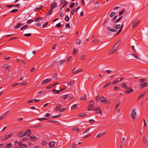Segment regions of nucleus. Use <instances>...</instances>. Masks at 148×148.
Masks as SVG:
<instances>
[{"label":"nucleus","instance_id":"obj_1","mask_svg":"<svg viewBox=\"0 0 148 148\" xmlns=\"http://www.w3.org/2000/svg\"><path fill=\"white\" fill-rule=\"evenodd\" d=\"M99 100L101 102L106 103H108L110 102L109 100H107L103 96H101L99 98Z\"/></svg>","mask_w":148,"mask_h":148},{"label":"nucleus","instance_id":"obj_2","mask_svg":"<svg viewBox=\"0 0 148 148\" xmlns=\"http://www.w3.org/2000/svg\"><path fill=\"white\" fill-rule=\"evenodd\" d=\"M140 20L138 19H136L132 23V27L133 28L136 27L140 22Z\"/></svg>","mask_w":148,"mask_h":148},{"label":"nucleus","instance_id":"obj_3","mask_svg":"<svg viewBox=\"0 0 148 148\" xmlns=\"http://www.w3.org/2000/svg\"><path fill=\"white\" fill-rule=\"evenodd\" d=\"M135 110H136L135 109H133L132 110L131 114V118L134 119H135L136 115V113Z\"/></svg>","mask_w":148,"mask_h":148},{"label":"nucleus","instance_id":"obj_4","mask_svg":"<svg viewBox=\"0 0 148 148\" xmlns=\"http://www.w3.org/2000/svg\"><path fill=\"white\" fill-rule=\"evenodd\" d=\"M52 80V78L47 79L43 80L41 84H45L51 81Z\"/></svg>","mask_w":148,"mask_h":148},{"label":"nucleus","instance_id":"obj_5","mask_svg":"<svg viewBox=\"0 0 148 148\" xmlns=\"http://www.w3.org/2000/svg\"><path fill=\"white\" fill-rule=\"evenodd\" d=\"M30 131L31 130L29 129H27L26 130V131L25 132H24V133L25 136L26 135L27 136H30L31 134Z\"/></svg>","mask_w":148,"mask_h":148},{"label":"nucleus","instance_id":"obj_6","mask_svg":"<svg viewBox=\"0 0 148 148\" xmlns=\"http://www.w3.org/2000/svg\"><path fill=\"white\" fill-rule=\"evenodd\" d=\"M116 47L114 46L112 49L110 51L109 54H112L116 52Z\"/></svg>","mask_w":148,"mask_h":148},{"label":"nucleus","instance_id":"obj_7","mask_svg":"<svg viewBox=\"0 0 148 148\" xmlns=\"http://www.w3.org/2000/svg\"><path fill=\"white\" fill-rule=\"evenodd\" d=\"M22 143L23 141H20L18 142L19 146L20 147L23 146L25 147H27V145L25 144Z\"/></svg>","mask_w":148,"mask_h":148},{"label":"nucleus","instance_id":"obj_8","mask_svg":"<svg viewBox=\"0 0 148 148\" xmlns=\"http://www.w3.org/2000/svg\"><path fill=\"white\" fill-rule=\"evenodd\" d=\"M94 106L93 104H90L87 107V108L88 109L87 111H89L90 109H92L93 110H94Z\"/></svg>","mask_w":148,"mask_h":148},{"label":"nucleus","instance_id":"obj_9","mask_svg":"<svg viewBox=\"0 0 148 148\" xmlns=\"http://www.w3.org/2000/svg\"><path fill=\"white\" fill-rule=\"evenodd\" d=\"M133 91L134 90H133L132 88L130 87L127 89L125 91V92L126 93H130L133 92Z\"/></svg>","mask_w":148,"mask_h":148},{"label":"nucleus","instance_id":"obj_10","mask_svg":"<svg viewBox=\"0 0 148 148\" xmlns=\"http://www.w3.org/2000/svg\"><path fill=\"white\" fill-rule=\"evenodd\" d=\"M55 143L54 141H51L49 142V145L52 148H54V147Z\"/></svg>","mask_w":148,"mask_h":148},{"label":"nucleus","instance_id":"obj_11","mask_svg":"<svg viewBox=\"0 0 148 148\" xmlns=\"http://www.w3.org/2000/svg\"><path fill=\"white\" fill-rule=\"evenodd\" d=\"M13 132H11L9 134L7 135L3 138V140H5L8 139V138H9L11 136L13 135Z\"/></svg>","mask_w":148,"mask_h":148},{"label":"nucleus","instance_id":"obj_12","mask_svg":"<svg viewBox=\"0 0 148 148\" xmlns=\"http://www.w3.org/2000/svg\"><path fill=\"white\" fill-rule=\"evenodd\" d=\"M18 136L19 137H22L25 136L24 131L21 132L17 134Z\"/></svg>","mask_w":148,"mask_h":148},{"label":"nucleus","instance_id":"obj_13","mask_svg":"<svg viewBox=\"0 0 148 148\" xmlns=\"http://www.w3.org/2000/svg\"><path fill=\"white\" fill-rule=\"evenodd\" d=\"M147 84L146 82L142 83L139 85V86L140 88H143L147 85Z\"/></svg>","mask_w":148,"mask_h":148},{"label":"nucleus","instance_id":"obj_14","mask_svg":"<svg viewBox=\"0 0 148 148\" xmlns=\"http://www.w3.org/2000/svg\"><path fill=\"white\" fill-rule=\"evenodd\" d=\"M29 139L31 140H37V138L34 136H32L29 137Z\"/></svg>","mask_w":148,"mask_h":148},{"label":"nucleus","instance_id":"obj_15","mask_svg":"<svg viewBox=\"0 0 148 148\" xmlns=\"http://www.w3.org/2000/svg\"><path fill=\"white\" fill-rule=\"evenodd\" d=\"M65 59H63V60H60V61L58 63V66H60L62 64L65 62Z\"/></svg>","mask_w":148,"mask_h":148},{"label":"nucleus","instance_id":"obj_16","mask_svg":"<svg viewBox=\"0 0 148 148\" xmlns=\"http://www.w3.org/2000/svg\"><path fill=\"white\" fill-rule=\"evenodd\" d=\"M12 145V144L11 143H8L6 145V148H10Z\"/></svg>","mask_w":148,"mask_h":148},{"label":"nucleus","instance_id":"obj_17","mask_svg":"<svg viewBox=\"0 0 148 148\" xmlns=\"http://www.w3.org/2000/svg\"><path fill=\"white\" fill-rule=\"evenodd\" d=\"M146 91H144L139 96L138 99H139L140 98H142V97H143L146 94Z\"/></svg>","mask_w":148,"mask_h":148},{"label":"nucleus","instance_id":"obj_18","mask_svg":"<svg viewBox=\"0 0 148 148\" xmlns=\"http://www.w3.org/2000/svg\"><path fill=\"white\" fill-rule=\"evenodd\" d=\"M57 5V3H56V2L52 4L50 6L51 7V8H52V9H53V8H54L55 7H56Z\"/></svg>","mask_w":148,"mask_h":148},{"label":"nucleus","instance_id":"obj_19","mask_svg":"<svg viewBox=\"0 0 148 148\" xmlns=\"http://www.w3.org/2000/svg\"><path fill=\"white\" fill-rule=\"evenodd\" d=\"M121 27V25L120 24L114 25L113 26V27L116 29H119Z\"/></svg>","mask_w":148,"mask_h":148},{"label":"nucleus","instance_id":"obj_20","mask_svg":"<svg viewBox=\"0 0 148 148\" xmlns=\"http://www.w3.org/2000/svg\"><path fill=\"white\" fill-rule=\"evenodd\" d=\"M105 133V132H103L102 133L99 134L97 136L96 138H98L101 137Z\"/></svg>","mask_w":148,"mask_h":148},{"label":"nucleus","instance_id":"obj_21","mask_svg":"<svg viewBox=\"0 0 148 148\" xmlns=\"http://www.w3.org/2000/svg\"><path fill=\"white\" fill-rule=\"evenodd\" d=\"M124 26V25L123 24H122L121 25V26L120 27V28L119 31L116 34H119L122 30L123 27Z\"/></svg>","mask_w":148,"mask_h":148},{"label":"nucleus","instance_id":"obj_22","mask_svg":"<svg viewBox=\"0 0 148 148\" xmlns=\"http://www.w3.org/2000/svg\"><path fill=\"white\" fill-rule=\"evenodd\" d=\"M75 80H73L71 82H69L68 83V85H73L75 83Z\"/></svg>","mask_w":148,"mask_h":148},{"label":"nucleus","instance_id":"obj_23","mask_svg":"<svg viewBox=\"0 0 148 148\" xmlns=\"http://www.w3.org/2000/svg\"><path fill=\"white\" fill-rule=\"evenodd\" d=\"M121 40L120 41V40H119L117 41V42L116 43V44L114 45V47H117L120 44L121 42Z\"/></svg>","mask_w":148,"mask_h":148},{"label":"nucleus","instance_id":"obj_24","mask_svg":"<svg viewBox=\"0 0 148 148\" xmlns=\"http://www.w3.org/2000/svg\"><path fill=\"white\" fill-rule=\"evenodd\" d=\"M28 27V25H26L23 26L21 28V30H23L27 29Z\"/></svg>","mask_w":148,"mask_h":148},{"label":"nucleus","instance_id":"obj_25","mask_svg":"<svg viewBox=\"0 0 148 148\" xmlns=\"http://www.w3.org/2000/svg\"><path fill=\"white\" fill-rule=\"evenodd\" d=\"M64 20L66 22H69V21L70 18L68 15H67L65 17Z\"/></svg>","mask_w":148,"mask_h":148},{"label":"nucleus","instance_id":"obj_26","mask_svg":"<svg viewBox=\"0 0 148 148\" xmlns=\"http://www.w3.org/2000/svg\"><path fill=\"white\" fill-rule=\"evenodd\" d=\"M82 69H78V70H76L73 73V74H76V73H78L79 72H82Z\"/></svg>","mask_w":148,"mask_h":148},{"label":"nucleus","instance_id":"obj_27","mask_svg":"<svg viewBox=\"0 0 148 148\" xmlns=\"http://www.w3.org/2000/svg\"><path fill=\"white\" fill-rule=\"evenodd\" d=\"M22 25V24L21 23H19L17 25L15 26L14 28L18 29L21 27Z\"/></svg>","mask_w":148,"mask_h":148},{"label":"nucleus","instance_id":"obj_28","mask_svg":"<svg viewBox=\"0 0 148 148\" xmlns=\"http://www.w3.org/2000/svg\"><path fill=\"white\" fill-rule=\"evenodd\" d=\"M131 55H133L136 59L139 60H140L138 56L136 54L132 53Z\"/></svg>","mask_w":148,"mask_h":148},{"label":"nucleus","instance_id":"obj_29","mask_svg":"<svg viewBox=\"0 0 148 148\" xmlns=\"http://www.w3.org/2000/svg\"><path fill=\"white\" fill-rule=\"evenodd\" d=\"M121 143V145H124L125 144V138H122Z\"/></svg>","mask_w":148,"mask_h":148},{"label":"nucleus","instance_id":"obj_30","mask_svg":"<svg viewBox=\"0 0 148 148\" xmlns=\"http://www.w3.org/2000/svg\"><path fill=\"white\" fill-rule=\"evenodd\" d=\"M87 97V95L86 94H85L84 96L83 97H81L80 98V100H84L86 99Z\"/></svg>","mask_w":148,"mask_h":148},{"label":"nucleus","instance_id":"obj_31","mask_svg":"<svg viewBox=\"0 0 148 148\" xmlns=\"http://www.w3.org/2000/svg\"><path fill=\"white\" fill-rule=\"evenodd\" d=\"M53 9L50 8L49 11L47 12V14L49 15H50L52 13Z\"/></svg>","mask_w":148,"mask_h":148},{"label":"nucleus","instance_id":"obj_32","mask_svg":"<svg viewBox=\"0 0 148 148\" xmlns=\"http://www.w3.org/2000/svg\"><path fill=\"white\" fill-rule=\"evenodd\" d=\"M27 84V82L25 81H24L22 83H20L21 84V86H23Z\"/></svg>","mask_w":148,"mask_h":148},{"label":"nucleus","instance_id":"obj_33","mask_svg":"<svg viewBox=\"0 0 148 148\" xmlns=\"http://www.w3.org/2000/svg\"><path fill=\"white\" fill-rule=\"evenodd\" d=\"M87 115V114H86L84 113H81L79 114V116L81 117H83L86 116Z\"/></svg>","mask_w":148,"mask_h":148},{"label":"nucleus","instance_id":"obj_34","mask_svg":"<svg viewBox=\"0 0 148 148\" xmlns=\"http://www.w3.org/2000/svg\"><path fill=\"white\" fill-rule=\"evenodd\" d=\"M81 42V40L79 39H78L77 40L76 42V44L77 45H79Z\"/></svg>","mask_w":148,"mask_h":148},{"label":"nucleus","instance_id":"obj_35","mask_svg":"<svg viewBox=\"0 0 148 148\" xmlns=\"http://www.w3.org/2000/svg\"><path fill=\"white\" fill-rule=\"evenodd\" d=\"M53 92H54L56 94H58L60 92V91L59 90H53Z\"/></svg>","mask_w":148,"mask_h":148},{"label":"nucleus","instance_id":"obj_36","mask_svg":"<svg viewBox=\"0 0 148 148\" xmlns=\"http://www.w3.org/2000/svg\"><path fill=\"white\" fill-rule=\"evenodd\" d=\"M125 11V10L124 9H123L121 11L119 12V16H120L121 15H122L123 13Z\"/></svg>","mask_w":148,"mask_h":148},{"label":"nucleus","instance_id":"obj_37","mask_svg":"<svg viewBox=\"0 0 148 148\" xmlns=\"http://www.w3.org/2000/svg\"><path fill=\"white\" fill-rule=\"evenodd\" d=\"M123 17V16H121L118 19H117L115 21V23H117L120 20H121Z\"/></svg>","mask_w":148,"mask_h":148},{"label":"nucleus","instance_id":"obj_38","mask_svg":"<svg viewBox=\"0 0 148 148\" xmlns=\"http://www.w3.org/2000/svg\"><path fill=\"white\" fill-rule=\"evenodd\" d=\"M143 141L144 142V144H145L147 141V140L146 139L145 136H144L143 138Z\"/></svg>","mask_w":148,"mask_h":148},{"label":"nucleus","instance_id":"obj_39","mask_svg":"<svg viewBox=\"0 0 148 148\" xmlns=\"http://www.w3.org/2000/svg\"><path fill=\"white\" fill-rule=\"evenodd\" d=\"M62 26V25L60 23H59L56 25V27H60Z\"/></svg>","mask_w":148,"mask_h":148},{"label":"nucleus","instance_id":"obj_40","mask_svg":"<svg viewBox=\"0 0 148 148\" xmlns=\"http://www.w3.org/2000/svg\"><path fill=\"white\" fill-rule=\"evenodd\" d=\"M122 86L123 87L125 88H127V85L125 83L122 84Z\"/></svg>","mask_w":148,"mask_h":148},{"label":"nucleus","instance_id":"obj_41","mask_svg":"<svg viewBox=\"0 0 148 148\" xmlns=\"http://www.w3.org/2000/svg\"><path fill=\"white\" fill-rule=\"evenodd\" d=\"M77 104L73 105L71 107V109L73 110L74 109L77 107Z\"/></svg>","mask_w":148,"mask_h":148},{"label":"nucleus","instance_id":"obj_42","mask_svg":"<svg viewBox=\"0 0 148 148\" xmlns=\"http://www.w3.org/2000/svg\"><path fill=\"white\" fill-rule=\"evenodd\" d=\"M139 81H140V82L141 83L145 82L146 81L147 79H139Z\"/></svg>","mask_w":148,"mask_h":148},{"label":"nucleus","instance_id":"obj_43","mask_svg":"<svg viewBox=\"0 0 148 148\" xmlns=\"http://www.w3.org/2000/svg\"><path fill=\"white\" fill-rule=\"evenodd\" d=\"M120 102L121 101H117L116 103H115V106H116V108H117L118 106L120 104Z\"/></svg>","mask_w":148,"mask_h":148},{"label":"nucleus","instance_id":"obj_44","mask_svg":"<svg viewBox=\"0 0 148 148\" xmlns=\"http://www.w3.org/2000/svg\"><path fill=\"white\" fill-rule=\"evenodd\" d=\"M116 14V12H113L111 13L110 15V17H113L114 15H115Z\"/></svg>","mask_w":148,"mask_h":148},{"label":"nucleus","instance_id":"obj_45","mask_svg":"<svg viewBox=\"0 0 148 148\" xmlns=\"http://www.w3.org/2000/svg\"><path fill=\"white\" fill-rule=\"evenodd\" d=\"M68 97V95H63L62 96V98L63 99H64L67 98Z\"/></svg>","mask_w":148,"mask_h":148},{"label":"nucleus","instance_id":"obj_46","mask_svg":"<svg viewBox=\"0 0 148 148\" xmlns=\"http://www.w3.org/2000/svg\"><path fill=\"white\" fill-rule=\"evenodd\" d=\"M75 5V3L73 2L71 3L70 5V7L71 8H72Z\"/></svg>","mask_w":148,"mask_h":148},{"label":"nucleus","instance_id":"obj_47","mask_svg":"<svg viewBox=\"0 0 148 148\" xmlns=\"http://www.w3.org/2000/svg\"><path fill=\"white\" fill-rule=\"evenodd\" d=\"M111 84V82H109V83L105 84L103 86L104 88H105L108 86L109 85Z\"/></svg>","mask_w":148,"mask_h":148},{"label":"nucleus","instance_id":"obj_48","mask_svg":"<svg viewBox=\"0 0 148 148\" xmlns=\"http://www.w3.org/2000/svg\"><path fill=\"white\" fill-rule=\"evenodd\" d=\"M18 11V10L16 9H14L10 11L11 13L15 12Z\"/></svg>","mask_w":148,"mask_h":148},{"label":"nucleus","instance_id":"obj_49","mask_svg":"<svg viewBox=\"0 0 148 148\" xmlns=\"http://www.w3.org/2000/svg\"><path fill=\"white\" fill-rule=\"evenodd\" d=\"M9 67V66L8 65H6L4 66V69L8 70V71H9L10 70L8 69Z\"/></svg>","mask_w":148,"mask_h":148},{"label":"nucleus","instance_id":"obj_50","mask_svg":"<svg viewBox=\"0 0 148 148\" xmlns=\"http://www.w3.org/2000/svg\"><path fill=\"white\" fill-rule=\"evenodd\" d=\"M77 50L75 48L74 49V50H73V53L74 54H76V53H77Z\"/></svg>","mask_w":148,"mask_h":148},{"label":"nucleus","instance_id":"obj_51","mask_svg":"<svg viewBox=\"0 0 148 148\" xmlns=\"http://www.w3.org/2000/svg\"><path fill=\"white\" fill-rule=\"evenodd\" d=\"M73 129L75 131H78L79 130V129L78 127H75L73 128Z\"/></svg>","mask_w":148,"mask_h":148},{"label":"nucleus","instance_id":"obj_52","mask_svg":"<svg viewBox=\"0 0 148 148\" xmlns=\"http://www.w3.org/2000/svg\"><path fill=\"white\" fill-rule=\"evenodd\" d=\"M99 41V40L98 39L94 40L92 41V42L94 43H98Z\"/></svg>","mask_w":148,"mask_h":148},{"label":"nucleus","instance_id":"obj_53","mask_svg":"<svg viewBox=\"0 0 148 148\" xmlns=\"http://www.w3.org/2000/svg\"><path fill=\"white\" fill-rule=\"evenodd\" d=\"M8 112H5L4 114H3V115H2V117L3 118H4L6 116V115L8 114Z\"/></svg>","mask_w":148,"mask_h":148},{"label":"nucleus","instance_id":"obj_54","mask_svg":"<svg viewBox=\"0 0 148 148\" xmlns=\"http://www.w3.org/2000/svg\"><path fill=\"white\" fill-rule=\"evenodd\" d=\"M32 35L31 33L29 34H24V35L25 36H30Z\"/></svg>","mask_w":148,"mask_h":148},{"label":"nucleus","instance_id":"obj_55","mask_svg":"<svg viewBox=\"0 0 148 148\" xmlns=\"http://www.w3.org/2000/svg\"><path fill=\"white\" fill-rule=\"evenodd\" d=\"M42 8V6H41L40 7L38 8H36L35 9V10L36 11H38L40 10H41Z\"/></svg>","mask_w":148,"mask_h":148},{"label":"nucleus","instance_id":"obj_56","mask_svg":"<svg viewBox=\"0 0 148 148\" xmlns=\"http://www.w3.org/2000/svg\"><path fill=\"white\" fill-rule=\"evenodd\" d=\"M48 22H47L46 23H45L43 25V28H44L48 24Z\"/></svg>","mask_w":148,"mask_h":148},{"label":"nucleus","instance_id":"obj_57","mask_svg":"<svg viewBox=\"0 0 148 148\" xmlns=\"http://www.w3.org/2000/svg\"><path fill=\"white\" fill-rule=\"evenodd\" d=\"M86 58V56L85 55H83L81 57V60H83L85 59Z\"/></svg>","mask_w":148,"mask_h":148},{"label":"nucleus","instance_id":"obj_58","mask_svg":"<svg viewBox=\"0 0 148 148\" xmlns=\"http://www.w3.org/2000/svg\"><path fill=\"white\" fill-rule=\"evenodd\" d=\"M119 82V80H116L115 81H114L113 82H112V84H116V83L118 82Z\"/></svg>","mask_w":148,"mask_h":148},{"label":"nucleus","instance_id":"obj_59","mask_svg":"<svg viewBox=\"0 0 148 148\" xmlns=\"http://www.w3.org/2000/svg\"><path fill=\"white\" fill-rule=\"evenodd\" d=\"M42 18V17H38L35 19V21H38V20H41Z\"/></svg>","mask_w":148,"mask_h":148},{"label":"nucleus","instance_id":"obj_60","mask_svg":"<svg viewBox=\"0 0 148 148\" xmlns=\"http://www.w3.org/2000/svg\"><path fill=\"white\" fill-rule=\"evenodd\" d=\"M69 97L71 99H73V95L72 94H70L69 95Z\"/></svg>","mask_w":148,"mask_h":148},{"label":"nucleus","instance_id":"obj_61","mask_svg":"<svg viewBox=\"0 0 148 148\" xmlns=\"http://www.w3.org/2000/svg\"><path fill=\"white\" fill-rule=\"evenodd\" d=\"M47 143V142L46 141H42V145H45Z\"/></svg>","mask_w":148,"mask_h":148},{"label":"nucleus","instance_id":"obj_62","mask_svg":"<svg viewBox=\"0 0 148 148\" xmlns=\"http://www.w3.org/2000/svg\"><path fill=\"white\" fill-rule=\"evenodd\" d=\"M75 11V9H73L72 11L71 12L70 14L72 15H73L74 12Z\"/></svg>","mask_w":148,"mask_h":148},{"label":"nucleus","instance_id":"obj_63","mask_svg":"<svg viewBox=\"0 0 148 148\" xmlns=\"http://www.w3.org/2000/svg\"><path fill=\"white\" fill-rule=\"evenodd\" d=\"M95 122V121L93 119H90L89 120V122L91 123H92Z\"/></svg>","mask_w":148,"mask_h":148},{"label":"nucleus","instance_id":"obj_64","mask_svg":"<svg viewBox=\"0 0 148 148\" xmlns=\"http://www.w3.org/2000/svg\"><path fill=\"white\" fill-rule=\"evenodd\" d=\"M76 145V143H74V144H73L71 146V148H74L75 147Z\"/></svg>","mask_w":148,"mask_h":148}]
</instances>
